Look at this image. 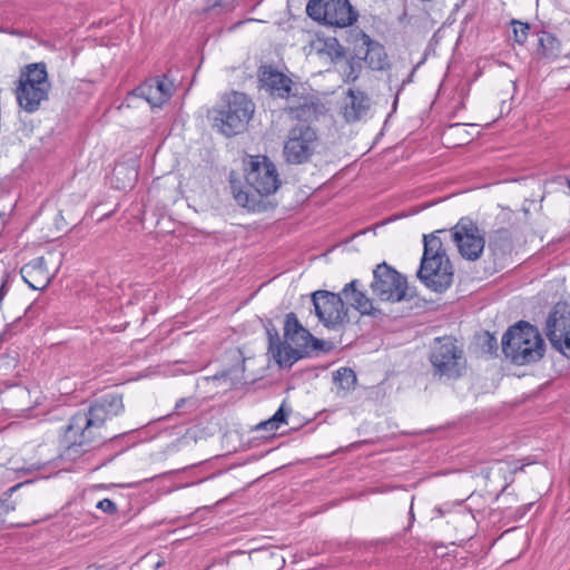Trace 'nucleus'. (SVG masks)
Here are the masks:
<instances>
[{
    "instance_id": "obj_15",
    "label": "nucleus",
    "mask_w": 570,
    "mask_h": 570,
    "mask_svg": "<svg viewBox=\"0 0 570 570\" xmlns=\"http://www.w3.org/2000/svg\"><path fill=\"white\" fill-rule=\"evenodd\" d=\"M174 91V83L166 76L155 77L132 91V96L145 99L151 107H160L167 102Z\"/></svg>"
},
{
    "instance_id": "obj_13",
    "label": "nucleus",
    "mask_w": 570,
    "mask_h": 570,
    "mask_svg": "<svg viewBox=\"0 0 570 570\" xmlns=\"http://www.w3.org/2000/svg\"><path fill=\"white\" fill-rule=\"evenodd\" d=\"M461 256L468 261H476L483 253L485 239L479 226L469 218H461L450 229Z\"/></svg>"
},
{
    "instance_id": "obj_10",
    "label": "nucleus",
    "mask_w": 570,
    "mask_h": 570,
    "mask_svg": "<svg viewBox=\"0 0 570 570\" xmlns=\"http://www.w3.org/2000/svg\"><path fill=\"white\" fill-rule=\"evenodd\" d=\"M371 289L383 302H401L406 296L407 282L386 263L379 264L373 271Z\"/></svg>"
},
{
    "instance_id": "obj_30",
    "label": "nucleus",
    "mask_w": 570,
    "mask_h": 570,
    "mask_svg": "<svg viewBox=\"0 0 570 570\" xmlns=\"http://www.w3.org/2000/svg\"><path fill=\"white\" fill-rule=\"evenodd\" d=\"M97 508L106 513H109V514H112L117 511L116 503L114 501H111L110 499L100 500L97 503Z\"/></svg>"
},
{
    "instance_id": "obj_11",
    "label": "nucleus",
    "mask_w": 570,
    "mask_h": 570,
    "mask_svg": "<svg viewBox=\"0 0 570 570\" xmlns=\"http://www.w3.org/2000/svg\"><path fill=\"white\" fill-rule=\"evenodd\" d=\"M246 183L258 196L274 194L281 186L277 169L268 157L250 156L247 164Z\"/></svg>"
},
{
    "instance_id": "obj_18",
    "label": "nucleus",
    "mask_w": 570,
    "mask_h": 570,
    "mask_svg": "<svg viewBox=\"0 0 570 570\" xmlns=\"http://www.w3.org/2000/svg\"><path fill=\"white\" fill-rule=\"evenodd\" d=\"M261 81L273 96L291 98L292 80L276 69L264 67L261 72Z\"/></svg>"
},
{
    "instance_id": "obj_27",
    "label": "nucleus",
    "mask_w": 570,
    "mask_h": 570,
    "mask_svg": "<svg viewBox=\"0 0 570 570\" xmlns=\"http://www.w3.org/2000/svg\"><path fill=\"white\" fill-rule=\"evenodd\" d=\"M197 409V400L193 397L180 399L175 405L177 414L190 413Z\"/></svg>"
},
{
    "instance_id": "obj_26",
    "label": "nucleus",
    "mask_w": 570,
    "mask_h": 570,
    "mask_svg": "<svg viewBox=\"0 0 570 570\" xmlns=\"http://www.w3.org/2000/svg\"><path fill=\"white\" fill-rule=\"evenodd\" d=\"M291 412L292 410L286 407L285 404L283 403L271 419L261 422L257 425V430H263L267 432L277 430L281 424L286 423V417L289 415Z\"/></svg>"
},
{
    "instance_id": "obj_14",
    "label": "nucleus",
    "mask_w": 570,
    "mask_h": 570,
    "mask_svg": "<svg viewBox=\"0 0 570 570\" xmlns=\"http://www.w3.org/2000/svg\"><path fill=\"white\" fill-rule=\"evenodd\" d=\"M570 312L568 305L558 303L549 313L546 322V334L551 345L562 353L570 356Z\"/></svg>"
},
{
    "instance_id": "obj_4",
    "label": "nucleus",
    "mask_w": 570,
    "mask_h": 570,
    "mask_svg": "<svg viewBox=\"0 0 570 570\" xmlns=\"http://www.w3.org/2000/svg\"><path fill=\"white\" fill-rule=\"evenodd\" d=\"M285 348L281 367H291L301 358L325 352L326 342L313 336L303 327L295 313H288L284 322Z\"/></svg>"
},
{
    "instance_id": "obj_12",
    "label": "nucleus",
    "mask_w": 570,
    "mask_h": 570,
    "mask_svg": "<svg viewBox=\"0 0 570 570\" xmlns=\"http://www.w3.org/2000/svg\"><path fill=\"white\" fill-rule=\"evenodd\" d=\"M312 302L316 316L325 327L336 330L348 322V308L341 294L316 291L312 294Z\"/></svg>"
},
{
    "instance_id": "obj_17",
    "label": "nucleus",
    "mask_w": 570,
    "mask_h": 570,
    "mask_svg": "<svg viewBox=\"0 0 570 570\" xmlns=\"http://www.w3.org/2000/svg\"><path fill=\"white\" fill-rule=\"evenodd\" d=\"M361 287V283L357 279H353L343 287L340 294L361 314L376 316L381 311L374 307L372 301Z\"/></svg>"
},
{
    "instance_id": "obj_36",
    "label": "nucleus",
    "mask_w": 570,
    "mask_h": 570,
    "mask_svg": "<svg viewBox=\"0 0 570 570\" xmlns=\"http://www.w3.org/2000/svg\"><path fill=\"white\" fill-rule=\"evenodd\" d=\"M364 48H365L364 46L361 47V50H358V53H362V50H364Z\"/></svg>"
},
{
    "instance_id": "obj_28",
    "label": "nucleus",
    "mask_w": 570,
    "mask_h": 570,
    "mask_svg": "<svg viewBox=\"0 0 570 570\" xmlns=\"http://www.w3.org/2000/svg\"><path fill=\"white\" fill-rule=\"evenodd\" d=\"M529 24L519 21L513 22L514 40L518 43H523L527 40Z\"/></svg>"
},
{
    "instance_id": "obj_2",
    "label": "nucleus",
    "mask_w": 570,
    "mask_h": 570,
    "mask_svg": "<svg viewBox=\"0 0 570 570\" xmlns=\"http://www.w3.org/2000/svg\"><path fill=\"white\" fill-rule=\"evenodd\" d=\"M444 229L423 236V255L416 277L433 292L442 293L453 283L454 271L439 234Z\"/></svg>"
},
{
    "instance_id": "obj_31",
    "label": "nucleus",
    "mask_w": 570,
    "mask_h": 570,
    "mask_svg": "<svg viewBox=\"0 0 570 570\" xmlns=\"http://www.w3.org/2000/svg\"><path fill=\"white\" fill-rule=\"evenodd\" d=\"M14 510V504L10 502L8 499L0 500V521L2 518L8 514L10 511Z\"/></svg>"
},
{
    "instance_id": "obj_19",
    "label": "nucleus",
    "mask_w": 570,
    "mask_h": 570,
    "mask_svg": "<svg viewBox=\"0 0 570 570\" xmlns=\"http://www.w3.org/2000/svg\"><path fill=\"white\" fill-rule=\"evenodd\" d=\"M362 42L365 47L363 60L372 70H383L389 66L387 55L381 43L373 41L366 35L362 36Z\"/></svg>"
},
{
    "instance_id": "obj_23",
    "label": "nucleus",
    "mask_w": 570,
    "mask_h": 570,
    "mask_svg": "<svg viewBox=\"0 0 570 570\" xmlns=\"http://www.w3.org/2000/svg\"><path fill=\"white\" fill-rule=\"evenodd\" d=\"M539 46V53L548 60H553L561 53L560 41L550 32H541Z\"/></svg>"
},
{
    "instance_id": "obj_21",
    "label": "nucleus",
    "mask_w": 570,
    "mask_h": 570,
    "mask_svg": "<svg viewBox=\"0 0 570 570\" xmlns=\"http://www.w3.org/2000/svg\"><path fill=\"white\" fill-rule=\"evenodd\" d=\"M489 249L498 259H503L507 255L511 254L513 243L510 232L504 228L495 230L490 238Z\"/></svg>"
},
{
    "instance_id": "obj_7",
    "label": "nucleus",
    "mask_w": 570,
    "mask_h": 570,
    "mask_svg": "<svg viewBox=\"0 0 570 570\" xmlns=\"http://www.w3.org/2000/svg\"><path fill=\"white\" fill-rule=\"evenodd\" d=\"M430 361L434 374L440 377L458 379L465 370L462 347L451 336L436 337L431 347Z\"/></svg>"
},
{
    "instance_id": "obj_22",
    "label": "nucleus",
    "mask_w": 570,
    "mask_h": 570,
    "mask_svg": "<svg viewBox=\"0 0 570 570\" xmlns=\"http://www.w3.org/2000/svg\"><path fill=\"white\" fill-rule=\"evenodd\" d=\"M333 380L338 387V394L346 396L347 393L355 389L357 379L353 370L348 367H340L333 373Z\"/></svg>"
},
{
    "instance_id": "obj_24",
    "label": "nucleus",
    "mask_w": 570,
    "mask_h": 570,
    "mask_svg": "<svg viewBox=\"0 0 570 570\" xmlns=\"http://www.w3.org/2000/svg\"><path fill=\"white\" fill-rule=\"evenodd\" d=\"M266 332L268 337L267 354L269 358H272L281 367L282 358L284 357L283 352L285 348V342L281 340L279 334L274 326H267Z\"/></svg>"
},
{
    "instance_id": "obj_34",
    "label": "nucleus",
    "mask_w": 570,
    "mask_h": 570,
    "mask_svg": "<svg viewBox=\"0 0 570 570\" xmlns=\"http://www.w3.org/2000/svg\"><path fill=\"white\" fill-rule=\"evenodd\" d=\"M125 169L124 166H119L115 169V175L121 174V171Z\"/></svg>"
},
{
    "instance_id": "obj_9",
    "label": "nucleus",
    "mask_w": 570,
    "mask_h": 570,
    "mask_svg": "<svg viewBox=\"0 0 570 570\" xmlns=\"http://www.w3.org/2000/svg\"><path fill=\"white\" fill-rule=\"evenodd\" d=\"M306 12L316 21L340 28L351 26L357 19L347 0H309Z\"/></svg>"
},
{
    "instance_id": "obj_1",
    "label": "nucleus",
    "mask_w": 570,
    "mask_h": 570,
    "mask_svg": "<svg viewBox=\"0 0 570 570\" xmlns=\"http://www.w3.org/2000/svg\"><path fill=\"white\" fill-rule=\"evenodd\" d=\"M124 411L122 397L116 393H109L97 399L87 412L76 413L66 431V438L70 444L65 449L62 456L75 461L78 458L100 446L114 435L104 434L105 422Z\"/></svg>"
},
{
    "instance_id": "obj_33",
    "label": "nucleus",
    "mask_w": 570,
    "mask_h": 570,
    "mask_svg": "<svg viewBox=\"0 0 570 570\" xmlns=\"http://www.w3.org/2000/svg\"><path fill=\"white\" fill-rule=\"evenodd\" d=\"M510 214H511V212H510V210H507V209H502V212H501V216H502L503 218H508V217L510 216Z\"/></svg>"
},
{
    "instance_id": "obj_16",
    "label": "nucleus",
    "mask_w": 570,
    "mask_h": 570,
    "mask_svg": "<svg viewBox=\"0 0 570 570\" xmlns=\"http://www.w3.org/2000/svg\"><path fill=\"white\" fill-rule=\"evenodd\" d=\"M21 276L23 281L32 288L37 291L45 289L51 282L52 276L50 275L47 263L43 257H37L26 265L22 266Z\"/></svg>"
},
{
    "instance_id": "obj_32",
    "label": "nucleus",
    "mask_w": 570,
    "mask_h": 570,
    "mask_svg": "<svg viewBox=\"0 0 570 570\" xmlns=\"http://www.w3.org/2000/svg\"><path fill=\"white\" fill-rule=\"evenodd\" d=\"M307 107V100L304 98L303 99V102H299L298 105H288L286 107V110L289 112V114H293L295 115L296 117H299L301 116V112L299 110Z\"/></svg>"
},
{
    "instance_id": "obj_35",
    "label": "nucleus",
    "mask_w": 570,
    "mask_h": 570,
    "mask_svg": "<svg viewBox=\"0 0 570 570\" xmlns=\"http://www.w3.org/2000/svg\"><path fill=\"white\" fill-rule=\"evenodd\" d=\"M489 342H490V343H492V342H494V343H495L494 337H493V336H489Z\"/></svg>"
},
{
    "instance_id": "obj_6",
    "label": "nucleus",
    "mask_w": 570,
    "mask_h": 570,
    "mask_svg": "<svg viewBox=\"0 0 570 570\" xmlns=\"http://www.w3.org/2000/svg\"><path fill=\"white\" fill-rule=\"evenodd\" d=\"M51 85L43 62L29 63L20 72L17 101L27 112H35L48 99Z\"/></svg>"
},
{
    "instance_id": "obj_25",
    "label": "nucleus",
    "mask_w": 570,
    "mask_h": 570,
    "mask_svg": "<svg viewBox=\"0 0 570 570\" xmlns=\"http://www.w3.org/2000/svg\"><path fill=\"white\" fill-rule=\"evenodd\" d=\"M232 189L234 198L239 206L252 212H259L262 209L261 200L257 199L255 194H249L242 188L238 189L234 184L232 185Z\"/></svg>"
},
{
    "instance_id": "obj_29",
    "label": "nucleus",
    "mask_w": 570,
    "mask_h": 570,
    "mask_svg": "<svg viewBox=\"0 0 570 570\" xmlns=\"http://www.w3.org/2000/svg\"><path fill=\"white\" fill-rule=\"evenodd\" d=\"M361 65L360 62H348L344 69L345 81H355L360 76Z\"/></svg>"
},
{
    "instance_id": "obj_8",
    "label": "nucleus",
    "mask_w": 570,
    "mask_h": 570,
    "mask_svg": "<svg viewBox=\"0 0 570 570\" xmlns=\"http://www.w3.org/2000/svg\"><path fill=\"white\" fill-rule=\"evenodd\" d=\"M318 146L316 130L308 125L299 124L288 131L283 155L288 164L301 165L309 161Z\"/></svg>"
},
{
    "instance_id": "obj_37",
    "label": "nucleus",
    "mask_w": 570,
    "mask_h": 570,
    "mask_svg": "<svg viewBox=\"0 0 570 570\" xmlns=\"http://www.w3.org/2000/svg\"><path fill=\"white\" fill-rule=\"evenodd\" d=\"M364 48H365L364 46L361 47V50H358V53H362V50H364Z\"/></svg>"
},
{
    "instance_id": "obj_3",
    "label": "nucleus",
    "mask_w": 570,
    "mask_h": 570,
    "mask_svg": "<svg viewBox=\"0 0 570 570\" xmlns=\"http://www.w3.org/2000/svg\"><path fill=\"white\" fill-rule=\"evenodd\" d=\"M502 352L512 363L524 365L543 356L544 342L534 326L521 321L504 333Z\"/></svg>"
},
{
    "instance_id": "obj_20",
    "label": "nucleus",
    "mask_w": 570,
    "mask_h": 570,
    "mask_svg": "<svg viewBox=\"0 0 570 570\" xmlns=\"http://www.w3.org/2000/svg\"><path fill=\"white\" fill-rule=\"evenodd\" d=\"M350 104L345 107L344 116L347 121L361 119L370 108V99L361 91L350 90Z\"/></svg>"
},
{
    "instance_id": "obj_5",
    "label": "nucleus",
    "mask_w": 570,
    "mask_h": 570,
    "mask_svg": "<svg viewBox=\"0 0 570 570\" xmlns=\"http://www.w3.org/2000/svg\"><path fill=\"white\" fill-rule=\"evenodd\" d=\"M254 105L245 94L234 91L212 111L213 126L223 135L232 137L243 132L252 118Z\"/></svg>"
}]
</instances>
